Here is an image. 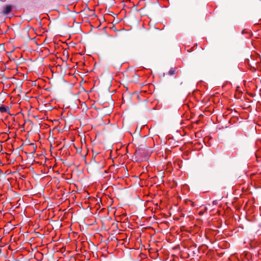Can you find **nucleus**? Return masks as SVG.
I'll return each mask as SVG.
<instances>
[{
  "mask_svg": "<svg viewBox=\"0 0 261 261\" xmlns=\"http://www.w3.org/2000/svg\"><path fill=\"white\" fill-rule=\"evenodd\" d=\"M4 49H4V46H0V51H3V50H4Z\"/></svg>",
  "mask_w": 261,
  "mask_h": 261,
  "instance_id": "nucleus-5",
  "label": "nucleus"
},
{
  "mask_svg": "<svg viewBox=\"0 0 261 261\" xmlns=\"http://www.w3.org/2000/svg\"><path fill=\"white\" fill-rule=\"evenodd\" d=\"M146 148L147 147L146 145H142V147L138 148L135 152V155L138 157L142 156L144 154V151Z\"/></svg>",
  "mask_w": 261,
  "mask_h": 261,
  "instance_id": "nucleus-1",
  "label": "nucleus"
},
{
  "mask_svg": "<svg viewBox=\"0 0 261 261\" xmlns=\"http://www.w3.org/2000/svg\"><path fill=\"white\" fill-rule=\"evenodd\" d=\"M176 73V70L175 68H171L170 70L168 71V74L169 75H173Z\"/></svg>",
  "mask_w": 261,
  "mask_h": 261,
  "instance_id": "nucleus-4",
  "label": "nucleus"
},
{
  "mask_svg": "<svg viewBox=\"0 0 261 261\" xmlns=\"http://www.w3.org/2000/svg\"><path fill=\"white\" fill-rule=\"evenodd\" d=\"M246 219H247L248 220H250V218H247V213L246 212Z\"/></svg>",
  "mask_w": 261,
  "mask_h": 261,
  "instance_id": "nucleus-7",
  "label": "nucleus"
},
{
  "mask_svg": "<svg viewBox=\"0 0 261 261\" xmlns=\"http://www.w3.org/2000/svg\"><path fill=\"white\" fill-rule=\"evenodd\" d=\"M245 106H246V108L247 107L248 108H249L250 107V106L249 105H248L246 103L245 104Z\"/></svg>",
  "mask_w": 261,
  "mask_h": 261,
  "instance_id": "nucleus-8",
  "label": "nucleus"
},
{
  "mask_svg": "<svg viewBox=\"0 0 261 261\" xmlns=\"http://www.w3.org/2000/svg\"><path fill=\"white\" fill-rule=\"evenodd\" d=\"M245 256H246V258L248 259V256H250V255L248 253H246Z\"/></svg>",
  "mask_w": 261,
  "mask_h": 261,
  "instance_id": "nucleus-6",
  "label": "nucleus"
},
{
  "mask_svg": "<svg viewBox=\"0 0 261 261\" xmlns=\"http://www.w3.org/2000/svg\"><path fill=\"white\" fill-rule=\"evenodd\" d=\"M245 33V29L243 30L242 31V33L244 34Z\"/></svg>",
  "mask_w": 261,
  "mask_h": 261,
  "instance_id": "nucleus-10",
  "label": "nucleus"
},
{
  "mask_svg": "<svg viewBox=\"0 0 261 261\" xmlns=\"http://www.w3.org/2000/svg\"><path fill=\"white\" fill-rule=\"evenodd\" d=\"M10 108L8 107L1 106L0 107V112L1 113H10Z\"/></svg>",
  "mask_w": 261,
  "mask_h": 261,
  "instance_id": "nucleus-3",
  "label": "nucleus"
},
{
  "mask_svg": "<svg viewBox=\"0 0 261 261\" xmlns=\"http://www.w3.org/2000/svg\"><path fill=\"white\" fill-rule=\"evenodd\" d=\"M216 203H217V200H215V201H213V203H214V204H216Z\"/></svg>",
  "mask_w": 261,
  "mask_h": 261,
  "instance_id": "nucleus-9",
  "label": "nucleus"
},
{
  "mask_svg": "<svg viewBox=\"0 0 261 261\" xmlns=\"http://www.w3.org/2000/svg\"><path fill=\"white\" fill-rule=\"evenodd\" d=\"M12 9L11 5H6L3 8L2 13L4 15H8L11 12Z\"/></svg>",
  "mask_w": 261,
  "mask_h": 261,
  "instance_id": "nucleus-2",
  "label": "nucleus"
}]
</instances>
